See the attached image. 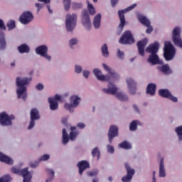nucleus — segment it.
<instances>
[{"mask_svg":"<svg viewBox=\"0 0 182 182\" xmlns=\"http://www.w3.org/2000/svg\"><path fill=\"white\" fill-rule=\"evenodd\" d=\"M32 82V77H18L16 80V93L18 99H28V85Z\"/></svg>","mask_w":182,"mask_h":182,"instance_id":"obj_1","label":"nucleus"},{"mask_svg":"<svg viewBox=\"0 0 182 182\" xmlns=\"http://www.w3.org/2000/svg\"><path fill=\"white\" fill-rule=\"evenodd\" d=\"M102 92L104 93H107V95H113L116 97L119 100H122V102H126L129 100V97L127 95L123 93L122 92H119V88L114 83L109 81L107 85V87H104L102 89Z\"/></svg>","mask_w":182,"mask_h":182,"instance_id":"obj_2","label":"nucleus"},{"mask_svg":"<svg viewBox=\"0 0 182 182\" xmlns=\"http://www.w3.org/2000/svg\"><path fill=\"white\" fill-rule=\"evenodd\" d=\"M70 132L69 134L66 132L65 129H63L62 130V144L65 146L69 143V141H75L76 140L77 136H79V131H77V128L75 126L70 127Z\"/></svg>","mask_w":182,"mask_h":182,"instance_id":"obj_3","label":"nucleus"},{"mask_svg":"<svg viewBox=\"0 0 182 182\" xmlns=\"http://www.w3.org/2000/svg\"><path fill=\"white\" fill-rule=\"evenodd\" d=\"M69 101L64 104V109L69 113H75V109L80 105L82 97L78 94H73L69 97Z\"/></svg>","mask_w":182,"mask_h":182,"instance_id":"obj_4","label":"nucleus"},{"mask_svg":"<svg viewBox=\"0 0 182 182\" xmlns=\"http://www.w3.org/2000/svg\"><path fill=\"white\" fill-rule=\"evenodd\" d=\"M176 56V48L171 41H165L164 57L166 60H173Z\"/></svg>","mask_w":182,"mask_h":182,"instance_id":"obj_5","label":"nucleus"},{"mask_svg":"<svg viewBox=\"0 0 182 182\" xmlns=\"http://www.w3.org/2000/svg\"><path fill=\"white\" fill-rule=\"evenodd\" d=\"M77 23V14H68L65 16V29L67 32H72L75 31L76 25Z\"/></svg>","mask_w":182,"mask_h":182,"instance_id":"obj_6","label":"nucleus"},{"mask_svg":"<svg viewBox=\"0 0 182 182\" xmlns=\"http://www.w3.org/2000/svg\"><path fill=\"white\" fill-rule=\"evenodd\" d=\"M11 173L13 174H20L23 176V182H32V173L29 172V168H24L23 169H19L18 166H12L11 168Z\"/></svg>","mask_w":182,"mask_h":182,"instance_id":"obj_7","label":"nucleus"},{"mask_svg":"<svg viewBox=\"0 0 182 182\" xmlns=\"http://www.w3.org/2000/svg\"><path fill=\"white\" fill-rule=\"evenodd\" d=\"M137 6V4H134L129 6H128L127 9H124L123 10H119L118 11V15L120 21V23L118 26L117 31L119 33L123 31V28H124V25H126V18H124V14H127V12H130V11H133L134 8Z\"/></svg>","mask_w":182,"mask_h":182,"instance_id":"obj_8","label":"nucleus"},{"mask_svg":"<svg viewBox=\"0 0 182 182\" xmlns=\"http://www.w3.org/2000/svg\"><path fill=\"white\" fill-rule=\"evenodd\" d=\"M172 42L175 46L182 49L181 27L176 26L172 30Z\"/></svg>","mask_w":182,"mask_h":182,"instance_id":"obj_9","label":"nucleus"},{"mask_svg":"<svg viewBox=\"0 0 182 182\" xmlns=\"http://www.w3.org/2000/svg\"><path fill=\"white\" fill-rule=\"evenodd\" d=\"M102 66L107 72V76H108L109 80H107L106 82H118V80H120V75L110 68L109 65L106 63H102Z\"/></svg>","mask_w":182,"mask_h":182,"instance_id":"obj_10","label":"nucleus"},{"mask_svg":"<svg viewBox=\"0 0 182 182\" xmlns=\"http://www.w3.org/2000/svg\"><path fill=\"white\" fill-rule=\"evenodd\" d=\"M81 22L83 29L87 32H90L92 31V20H90V16H89V12L86 10L82 11Z\"/></svg>","mask_w":182,"mask_h":182,"instance_id":"obj_11","label":"nucleus"},{"mask_svg":"<svg viewBox=\"0 0 182 182\" xmlns=\"http://www.w3.org/2000/svg\"><path fill=\"white\" fill-rule=\"evenodd\" d=\"M35 52L36 55H39L41 58H43L48 62L52 60V56L48 53V48L46 45H41L36 48Z\"/></svg>","mask_w":182,"mask_h":182,"instance_id":"obj_12","label":"nucleus"},{"mask_svg":"<svg viewBox=\"0 0 182 182\" xmlns=\"http://www.w3.org/2000/svg\"><path fill=\"white\" fill-rule=\"evenodd\" d=\"M121 45H132L134 43V38L132 32L127 31L120 37L119 40Z\"/></svg>","mask_w":182,"mask_h":182,"instance_id":"obj_13","label":"nucleus"},{"mask_svg":"<svg viewBox=\"0 0 182 182\" xmlns=\"http://www.w3.org/2000/svg\"><path fill=\"white\" fill-rule=\"evenodd\" d=\"M124 168L127 171V174L122 178V181L132 182V180H133V176H134V174L136 173V171L134 170V168L130 166V164H129V163L124 164Z\"/></svg>","mask_w":182,"mask_h":182,"instance_id":"obj_14","label":"nucleus"},{"mask_svg":"<svg viewBox=\"0 0 182 182\" xmlns=\"http://www.w3.org/2000/svg\"><path fill=\"white\" fill-rule=\"evenodd\" d=\"M62 96L59 94H56L54 97H49L48 99V102L49 103V107L50 110L55 112V110H58L59 107V104L58 102H63Z\"/></svg>","mask_w":182,"mask_h":182,"instance_id":"obj_15","label":"nucleus"},{"mask_svg":"<svg viewBox=\"0 0 182 182\" xmlns=\"http://www.w3.org/2000/svg\"><path fill=\"white\" fill-rule=\"evenodd\" d=\"M12 120H15V116L8 114L6 112L0 113V124L1 126H12Z\"/></svg>","mask_w":182,"mask_h":182,"instance_id":"obj_16","label":"nucleus"},{"mask_svg":"<svg viewBox=\"0 0 182 182\" xmlns=\"http://www.w3.org/2000/svg\"><path fill=\"white\" fill-rule=\"evenodd\" d=\"M127 87L130 95H136L137 92V82L132 77H127L125 80Z\"/></svg>","mask_w":182,"mask_h":182,"instance_id":"obj_17","label":"nucleus"},{"mask_svg":"<svg viewBox=\"0 0 182 182\" xmlns=\"http://www.w3.org/2000/svg\"><path fill=\"white\" fill-rule=\"evenodd\" d=\"M32 21H33V14L29 11H24L19 18V21L23 25H28V23H31Z\"/></svg>","mask_w":182,"mask_h":182,"instance_id":"obj_18","label":"nucleus"},{"mask_svg":"<svg viewBox=\"0 0 182 182\" xmlns=\"http://www.w3.org/2000/svg\"><path fill=\"white\" fill-rule=\"evenodd\" d=\"M117 136H119V127L117 125L110 126L107 134L109 143H112L114 137H117Z\"/></svg>","mask_w":182,"mask_h":182,"instance_id":"obj_19","label":"nucleus"},{"mask_svg":"<svg viewBox=\"0 0 182 182\" xmlns=\"http://www.w3.org/2000/svg\"><path fill=\"white\" fill-rule=\"evenodd\" d=\"M92 73L96 79L100 80V82H106L107 80H109V76H107V75H104L103 73H102V70L99 68H94Z\"/></svg>","mask_w":182,"mask_h":182,"instance_id":"obj_20","label":"nucleus"},{"mask_svg":"<svg viewBox=\"0 0 182 182\" xmlns=\"http://www.w3.org/2000/svg\"><path fill=\"white\" fill-rule=\"evenodd\" d=\"M159 48L160 43H159L157 41H155L146 47V52H147V53H150L151 55L156 54L157 52H159Z\"/></svg>","mask_w":182,"mask_h":182,"instance_id":"obj_21","label":"nucleus"},{"mask_svg":"<svg viewBox=\"0 0 182 182\" xmlns=\"http://www.w3.org/2000/svg\"><path fill=\"white\" fill-rule=\"evenodd\" d=\"M0 161L1 163H5L8 166H14V159L5 154L4 152L0 151Z\"/></svg>","mask_w":182,"mask_h":182,"instance_id":"obj_22","label":"nucleus"},{"mask_svg":"<svg viewBox=\"0 0 182 182\" xmlns=\"http://www.w3.org/2000/svg\"><path fill=\"white\" fill-rule=\"evenodd\" d=\"M148 42L147 38H144L137 43L138 52L141 56H144V48H146Z\"/></svg>","mask_w":182,"mask_h":182,"instance_id":"obj_23","label":"nucleus"},{"mask_svg":"<svg viewBox=\"0 0 182 182\" xmlns=\"http://www.w3.org/2000/svg\"><path fill=\"white\" fill-rule=\"evenodd\" d=\"M148 62L152 65H163V60H161L160 58H159L157 53L151 54L148 58Z\"/></svg>","mask_w":182,"mask_h":182,"instance_id":"obj_24","label":"nucleus"},{"mask_svg":"<svg viewBox=\"0 0 182 182\" xmlns=\"http://www.w3.org/2000/svg\"><path fill=\"white\" fill-rule=\"evenodd\" d=\"M92 25L95 29H99L102 25V14H96L92 20Z\"/></svg>","mask_w":182,"mask_h":182,"instance_id":"obj_25","label":"nucleus"},{"mask_svg":"<svg viewBox=\"0 0 182 182\" xmlns=\"http://www.w3.org/2000/svg\"><path fill=\"white\" fill-rule=\"evenodd\" d=\"M136 19H138L139 23H141V25H144V26H149L150 22V20L147 18V16L141 13H139L136 14Z\"/></svg>","mask_w":182,"mask_h":182,"instance_id":"obj_26","label":"nucleus"},{"mask_svg":"<svg viewBox=\"0 0 182 182\" xmlns=\"http://www.w3.org/2000/svg\"><path fill=\"white\" fill-rule=\"evenodd\" d=\"M101 55L102 58L107 59L110 56V53L109 52V46L107 43H103L100 47Z\"/></svg>","mask_w":182,"mask_h":182,"instance_id":"obj_27","label":"nucleus"},{"mask_svg":"<svg viewBox=\"0 0 182 182\" xmlns=\"http://www.w3.org/2000/svg\"><path fill=\"white\" fill-rule=\"evenodd\" d=\"M159 176L161 178L166 177V166H164V158L160 159Z\"/></svg>","mask_w":182,"mask_h":182,"instance_id":"obj_28","label":"nucleus"},{"mask_svg":"<svg viewBox=\"0 0 182 182\" xmlns=\"http://www.w3.org/2000/svg\"><path fill=\"white\" fill-rule=\"evenodd\" d=\"M77 167L79 168V173L80 175L83 174V171L86 170V168H89L90 167L89 162L87 161H81L77 163Z\"/></svg>","mask_w":182,"mask_h":182,"instance_id":"obj_29","label":"nucleus"},{"mask_svg":"<svg viewBox=\"0 0 182 182\" xmlns=\"http://www.w3.org/2000/svg\"><path fill=\"white\" fill-rule=\"evenodd\" d=\"M17 50L20 53H29L31 52V48L26 43L21 44L17 47Z\"/></svg>","mask_w":182,"mask_h":182,"instance_id":"obj_30","label":"nucleus"},{"mask_svg":"<svg viewBox=\"0 0 182 182\" xmlns=\"http://www.w3.org/2000/svg\"><path fill=\"white\" fill-rule=\"evenodd\" d=\"M156 87H157L156 84H149L146 87V95H149L150 96H154L156 95Z\"/></svg>","mask_w":182,"mask_h":182,"instance_id":"obj_31","label":"nucleus"},{"mask_svg":"<svg viewBox=\"0 0 182 182\" xmlns=\"http://www.w3.org/2000/svg\"><path fill=\"white\" fill-rule=\"evenodd\" d=\"M6 48V41H5V33L0 32V50H4Z\"/></svg>","mask_w":182,"mask_h":182,"instance_id":"obj_32","label":"nucleus"},{"mask_svg":"<svg viewBox=\"0 0 182 182\" xmlns=\"http://www.w3.org/2000/svg\"><path fill=\"white\" fill-rule=\"evenodd\" d=\"M39 111L36 109H33L31 111V120H39Z\"/></svg>","mask_w":182,"mask_h":182,"instance_id":"obj_33","label":"nucleus"},{"mask_svg":"<svg viewBox=\"0 0 182 182\" xmlns=\"http://www.w3.org/2000/svg\"><path fill=\"white\" fill-rule=\"evenodd\" d=\"M140 124V121L134 120L129 124L130 132H136L137 130V127Z\"/></svg>","mask_w":182,"mask_h":182,"instance_id":"obj_34","label":"nucleus"},{"mask_svg":"<svg viewBox=\"0 0 182 182\" xmlns=\"http://www.w3.org/2000/svg\"><path fill=\"white\" fill-rule=\"evenodd\" d=\"M119 147L124 149V150H130V149H132V143L127 141H124L119 144Z\"/></svg>","mask_w":182,"mask_h":182,"instance_id":"obj_35","label":"nucleus"},{"mask_svg":"<svg viewBox=\"0 0 182 182\" xmlns=\"http://www.w3.org/2000/svg\"><path fill=\"white\" fill-rule=\"evenodd\" d=\"M87 9L90 15H95L96 14V9H95L93 4L89 2V1H87Z\"/></svg>","mask_w":182,"mask_h":182,"instance_id":"obj_36","label":"nucleus"},{"mask_svg":"<svg viewBox=\"0 0 182 182\" xmlns=\"http://www.w3.org/2000/svg\"><path fill=\"white\" fill-rule=\"evenodd\" d=\"M159 94L162 97H166V99H168V97L171 94L168 90L163 89V90H159Z\"/></svg>","mask_w":182,"mask_h":182,"instance_id":"obj_37","label":"nucleus"},{"mask_svg":"<svg viewBox=\"0 0 182 182\" xmlns=\"http://www.w3.org/2000/svg\"><path fill=\"white\" fill-rule=\"evenodd\" d=\"M161 72L163 73H165V75H169V73H171V69L168 66V65H164L160 68Z\"/></svg>","mask_w":182,"mask_h":182,"instance_id":"obj_38","label":"nucleus"},{"mask_svg":"<svg viewBox=\"0 0 182 182\" xmlns=\"http://www.w3.org/2000/svg\"><path fill=\"white\" fill-rule=\"evenodd\" d=\"M92 157H96L97 160L100 159V149H99V147H95L92 149Z\"/></svg>","mask_w":182,"mask_h":182,"instance_id":"obj_39","label":"nucleus"},{"mask_svg":"<svg viewBox=\"0 0 182 182\" xmlns=\"http://www.w3.org/2000/svg\"><path fill=\"white\" fill-rule=\"evenodd\" d=\"M71 8L73 9H80L83 8V3L73 1L71 3Z\"/></svg>","mask_w":182,"mask_h":182,"instance_id":"obj_40","label":"nucleus"},{"mask_svg":"<svg viewBox=\"0 0 182 182\" xmlns=\"http://www.w3.org/2000/svg\"><path fill=\"white\" fill-rule=\"evenodd\" d=\"M175 133H176L178 139L179 140V141H181V140H182V125L177 127L175 129Z\"/></svg>","mask_w":182,"mask_h":182,"instance_id":"obj_41","label":"nucleus"},{"mask_svg":"<svg viewBox=\"0 0 182 182\" xmlns=\"http://www.w3.org/2000/svg\"><path fill=\"white\" fill-rule=\"evenodd\" d=\"M50 159V154H44L38 158V162L48 161Z\"/></svg>","mask_w":182,"mask_h":182,"instance_id":"obj_42","label":"nucleus"},{"mask_svg":"<svg viewBox=\"0 0 182 182\" xmlns=\"http://www.w3.org/2000/svg\"><path fill=\"white\" fill-rule=\"evenodd\" d=\"M7 28H8L9 31H14V29H15V28H16L15 21L9 20L7 22Z\"/></svg>","mask_w":182,"mask_h":182,"instance_id":"obj_43","label":"nucleus"},{"mask_svg":"<svg viewBox=\"0 0 182 182\" xmlns=\"http://www.w3.org/2000/svg\"><path fill=\"white\" fill-rule=\"evenodd\" d=\"M74 72L77 75H80V73H82L83 72V68L82 67V65H80L79 64H76L74 66Z\"/></svg>","mask_w":182,"mask_h":182,"instance_id":"obj_44","label":"nucleus"},{"mask_svg":"<svg viewBox=\"0 0 182 182\" xmlns=\"http://www.w3.org/2000/svg\"><path fill=\"white\" fill-rule=\"evenodd\" d=\"M78 42H79V40H77V38H73L69 40L68 45L70 48H73V46H76V45H77Z\"/></svg>","mask_w":182,"mask_h":182,"instance_id":"obj_45","label":"nucleus"},{"mask_svg":"<svg viewBox=\"0 0 182 182\" xmlns=\"http://www.w3.org/2000/svg\"><path fill=\"white\" fill-rule=\"evenodd\" d=\"M106 149L107 153L109 154H114V146H113L112 144H107Z\"/></svg>","mask_w":182,"mask_h":182,"instance_id":"obj_46","label":"nucleus"},{"mask_svg":"<svg viewBox=\"0 0 182 182\" xmlns=\"http://www.w3.org/2000/svg\"><path fill=\"white\" fill-rule=\"evenodd\" d=\"M65 11H69L71 5V0H63Z\"/></svg>","mask_w":182,"mask_h":182,"instance_id":"obj_47","label":"nucleus"},{"mask_svg":"<svg viewBox=\"0 0 182 182\" xmlns=\"http://www.w3.org/2000/svg\"><path fill=\"white\" fill-rule=\"evenodd\" d=\"M35 6L36 7L37 12H40L41 9H43V8H45V4L41 3H36Z\"/></svg>","mask_w":182,"mask_h":182,"instance_id":"obj_48","label":"nucleus"},{"mask_svg":"<svg viewBox=\"0 0 182 182\" xmlns=\"http://www.w3.org/2000/svg\"><path fill=\"white\" fill-rule=\"evenodd\" d=\"M168 99L171 102H173V103H177V102H178L177 97L173 95L171 93L169 95V97H168Z\"/></svg>","mask_w":182,"mask_h":182,"instance_id":"obj_49","label":"nucleus"},{"mask_svg":"<svg viewBox=\"0 0 182 182\" xmlns=\"http://www.w3.org/2000/svg\"><path fill=\"white\" fill-rule=\"evenodd\" d=\"M117 57L119 59H124V52L121 50L120 49H117Z\"/></svg>","mask_w":182,"mask_h":182,"instance_id":"obj_50","label":"nucleus"},{"mask_svg":"<svg viewBox=\"0 0 182 182\" xmlns=\"http://www.w3.org/2000/svg\"><path fill=\"white\" fill-rule=\"evenodd\" d=\"M147 28L146 30V32L149 34L153 32V26H151V23L149 22V24L148 26H144Z\"/></svg>","mask_w":182,"mask_h":182,"instance_id":"obj_51","label":"nucleus"},{"mask_svg":"<svg viewBox=\"0 0 182 182\" xmlns=\"http://www.w3.org/2000/svg\"><path fill=\"white\" fill-rule=\"evenodd\" d=\"M0 30L6 31V26H5V22L1 18H0Z\"/></svg>","mask_w":182,"mask_h":182,"instance_id":"obj_52","label":"nucleus"},{"mask_svg":"<svg viewBox=\"0 0 182 182\" xmlns=\"http://www.w3.org/2000/svg\"><path fill=\"white\" fill-rule=\"evenodd\" d=\"M98 173H99V171H97V169H95L94 171L88 172V176H90V177H95L97 176Z\"/></svg>","mask_w":182,"mask_h":182,"instance_id":"obj_53","label":"nucleus"},{"mask_svg":"<svg viewBox=\"0 0 182 182\" xmlns=\"http://www.w3.org/2000/svg\"><path fill=\"white\" fill-rule=\"evenodd\" d=\"M48 176L55 177V171L53 168H47Z\"/></svg>","mask_w":182,"mask_h":182,"instance_id":"obj_54","label":"nucleus"},{"mask_svg":"<svg viewBox=\"0 0 182 182\" xmlns=\"http://www.w3.org/2000/svg\"><path fill=\"white\" fill-rule=\"evenodd\" d=\"M34 127H35V119H31L28 127V129L32 130V129H33Z\"/></svg>","mask_w":182,"mask_h":182,"instance_id":"obj_55","label":"nucleus"},{"mask_svg":"<svg viewBox=\"0 0 182 182\" xmlns=\"http://www.w3.org/2000/svg\"><path fill=\"white\" fill-rule=\"evenodd\" d=\"M3 180H4V182H11L12 181V177H11V176L9 175H4V176H2Z\"/></svg>","mask_w":182,"mask_h":182,"instance_id":"obj_56","label":"nucleus"},{"mask_svg":"<svg viewBox=\"0 0 182 182\" xmlns=\"http://www.w3.org/2000/svg\"><path fill=\"white\" fill-rule=\"evenodd\" d=\"M82 75L85 79H89V76H90V71L87 70H83Z\"/></svg>","mask_w":182,"mask_h":182,"instance_id":"obj_57","label":"nucleus"},{"mask_svg":"<svg viewBox=\"0 0 182 182\" xmlns=\"http://www.w3.org/2000/svg\"><path fill=\"white\" fill-rule=\"evenodd\" d=\"M29 166H30V167H31L32 168H35L36 167H38V166H39V161H35V162L30 163Z\"/></svg>","mask_w":182,"mask_h":182,"instance_id":"obj_58","label":"nucleus"},{"mask_svg":"<svg viewBox=\"0 0 182 182\" xmlns=\"http://www.w3.org/2000/svg\"><path fill=\"white\" fill-rule=\"evenodd\" d=\"M77 127H78V129H85V127H86V124H85L83 122H78L77 124Z\"/></svg>","mask_w":182,"mask_h":182,"instance_id":"obj_59","label":"nucleus"},{"mask_svg":"<svg viewBox=\"0 0 182 182\" xmlns=\"http://www.w3.org/2000/svg\"><path fill=\"white\" fill-rule=\"evenodd\" d=\"M43 87L44 86H43V84L42 83H38L36 85V89L37 90H43Z\"/></svg>","mask_w":182,"mask_h":182,"instance_id":"obj_60","label":"nucleus"},{"mask_svg":"<svg viewBox=\"0 0 182 182\" xmlns=\"http://www.w3.org/2000/svg\"><path fill=\"white\" fill-rule=\"evenodd\" d=\"M53 178H55V176H48V178H47L46 182H52V181H53Z\"/></svg>","mask_w":182,"mask_h":182,"instance_id":"obj_61","label":"nucleus"},{"mask_svg":"<svg viewBox=\"0 0 182 182\" xmlns=\"http://www.w3.org/2000/svg\"><path fill=\"white\" fill-rule=\"evenodd\" d=\"M118 2H119V0H111L112 6H116Z\"/></svg>","mask_w":182,"mask_h":182,"instance_id":"obj_62","label":"nucleus"},{"mask_svg":"<svg viewBox=\"0 0 182 182\" xmlns=\"http://www.w3.org/2000/svg\"><path fill=\"white\" fill-rule=\"evenodd\" d=\"M133 109L136 113H140V109H139V107H137V105H134Z\"/></svg>","mask_w":182,"mask_h":182,"instance_id":"obj_63","label":"nucleus"},{"mask_svg":"<svg viewBox=\"0 0 182 182\" xmlns=\"http://www.w3.org/2000/svg\"><path fill=\"white\" fill-rule=\"evenodd\" d=\"M38 2H43V4H48L50 3V0H38Z\"/></svg>","mask_w":182,"mask_h":182,"instance_id":"obj_64","label":"nucleus"}]
</instances>
